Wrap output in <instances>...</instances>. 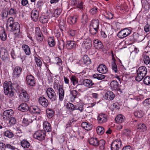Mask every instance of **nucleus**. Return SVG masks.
<instances>
[{
    "label": "nucleus",
    "mask_w": 150,
    "mask_h": 150,
    "mask_svg": "<svg viewBox=\"0 0 150 150\" xmlns=\"http://www.w3.org/2000/svg\"><path fill=\"white\" fill-rule=\"evenodd\" d=\"M71 96V101L73 102L75 98L77 97V92L76 90H73L70 93Z\"/></svg>",
    "instance_id": "58836bf2"
},
{
    "label": "nucleus",
    "mask_w": 150,
    "mask_h": 150,
    "mask_svg": "<svg viewBox=\"0 0 150 150\" xmlns=\"http://www.w3.org/2000/svg\"><path fill=\"white\" fill-rule=\"evenodd\" d=\"M112 70L115 73L117 72L118 70L117 67L115 62H112Z\"/></svg>",
    "instance_id": "864d4df0"
},
{
    "label": "nucleus",
    "mask_w": 150,
    "mask_h": 150,
    "mask_svg": "<svg viewBox=\"0 0 150 150\" xmlns=\"http://www.w3.org/2000/svg\"><path fill=\"white\" fill-rule=\"evenodd\" d=\"M38 101L39 103L44 107H46L48 105V100L43 97L39 98Z\"/></svg>",
    "instance_id": "a211bd4d"
},
{
    "label": "nucleus",
    "mask_w": 150,
    "mask_h": 150,
    "mask_svg": "<svg viewBox=\"0 0 150 150\" xmlns=\"http://www.w3.org/2000/svg\"><path fill=\"white\" fill-rule=\"evenodd\" d=\"M8 13L11 16L16 17L18 13V11L15 8H11L9 9Z\"/></svg>",
    "instance_id": "7c9ffc66"
},
{
    "label": "nucleus",
    "mask_w": 150,
    "mask_h": 150,
    "mask_svg": "<svg viewBox=\"0 0 150 150\" xmlns=\"http://www.w3.org/2000/svg\"><path fill=\"white\" fill-rule=\"evenodd\" d=\"M76 42L75 41H69L67 42L66 47L68 49H74L76 47Z\"/></svg>",
    "instance_id": "aec40b11"
},
{
    "label": "nucleus",
    "mask_w": 150,
    "mask_h": 150,
    "mask_svg": "<svg viewBox=\"0 0 150 150\" xmlns=\"http://www.w3.org/2000/svg\"><path fill=\"white\" fill-rule=\"evenodd\" d=\"M44 131L45 132H51L52 128L51 125L47 121H45L43 123Z\"/></svg>",
    "instance_id": "5701e85b"
},
{
    "label": "nucleus",
    "mask_w": 150,
    "mask_h": 150,
    "mask_svg": "<svg viewBox=\"0 0 150 150\" xmlns=\"http://www.w3.org/2000/svg\"><path fill=\"white\" fill-rule=\"evenodd\" d=\"M99 21L96 19L93 20L90 23V33L92 35L96 34L99 30Z\"/></svg>",
    "instance_id": "7ed1b4c3"
},
{
    "label": "nucleus",
    "mask_w": 150,
    "mask_h": 150,
    "mask_svg": "<svg viewBox=\"0 0 150 150\" xmlns=\"http://www.w3.org/2000/svg\"><path fill=\"white\" fill-rule=\"evenodd\" d=\"M6 27L8 31L13 32L16 37H19L20 31V25L18 22L14 21L13 17H10L8 19Z\"/></svg>",
    "instance_id": "f257e3e1"
},
{
    "label": "nucleus",
    "mask_w": 150,
    "mask_h": 150,
    "mask_svg": "<svg viewBox=\"0 0 150 150\" xmlns=\"http://www.w3.org/2000/svg\"><path fill=\"white\" fill-rule=\"evenodd\" d=\"M4 135L6 137L9 138H11L13 136V133L8 130L4 132Z\"/></svg>",
    "instance_id": "de8ad7c7"
},
{
    "label": "nucleus",
    "mask_w": 150,
    "mask_h": 150,
    "mask_svg": "<svg viewBox=\"0 0 150 150\" xmlns=\"http://www.w3.org/2000/svg\"><path fill=\"white\" fill-rule=\"evenodd\" d=\"M82 83L85 86L89 88L95 84L91 79H88L83 80Z\"/></svg>",
    "instance_id": "6ab92c4d"
},
{
    "label": "nucleus",
    "mask_w": 150,
    "mask_h": 150,
    "mask_svg": "<svg viewBox=\"0 0 150 150\" xmlns=\"http://www.w3.org/2000/svg\"><path fill=\"white\" fill-rule=\"evenodd\" d=\"M144 83L146 85L150 84V77L149 76L146 77L144 79Z\"/></svg>",
    "instance_id": "5fc2aeb1"
},
{
    "label": "nucleus",
    "mask_w": 150,
    "mask_h": 150,
    "mask_svg": "<svg viewBox=\"0 0 150 150\" xmlns=\"http://www.w3.org/2000/svg\"><path fill=\"white\" fill-rule=\"evenodd\" d=\"M62 12V10L60 8L57 9L55 10L54 13V16L56 17H57L60 15Z\"/></svg>",
    "instance_id": "3c124183"
},
{
    "label": "nucleus",
    "mask_w": 150,
    "mask_h": 150,
    "mask_svg": "<svg viewBox=\"0 0 150 150\" xmlns=\"http://www.w3.org/2000/svg\"><path fill=\"white\" fill-rule=\"evenodd\" d=\"M138 129L141 132L145 131L147 129L144 123H141L138 125Z\"/></svg>",
    "instance_id": "79ce46f5"
},
{
    "label": "nucleus",
    "mask_w": 150,
    "mask_h": 150,
    "mask_svg": "<svg viewBox=\"0 0 150 150\" xmlns=\"http://www.w3.org/2000/svg\"><path fill=\"white\" fill-rule=\"evenodd\" d=\"M45 136V133L43 130L37 131L33 134L34 138L39 140H44Z\"/></svg>",
    "instance_id": "0eeeda50"
},
{
    "label": "nucleus",
    "mask_w": 150,
    "mask_h": 150,
    "mask_svg": "<svg viewBox=\"0 0 150 150\" xmlns=\"http://www.w3.org/2000/svg\"><path fill=\"white\" fill-rule=\"evenodd\" d=\"M81 61L83 62L84 64H89L91 63V60L87 56L84 55L81 59Z\"/></svg>",
    "instance_id": "f704fd0d"
},
{
    "label": "nucleus",
    "mask_w": 150,
    "mask_h": 150,
    "mask_svg": "<svg viewBox=\"0 0 150 150\" xmlns=\"http://www.w3.org/2000/svg\"><path fill=\"white\" fill-rule=\"evenodd\" d=\"M104 16L105 18L108 19H111L113 18V14L110 12H106Z\"/></svg>",
    "instance_id": "603ef678"
},
{
    "label": "nucleus",
    "mask_w": 150,
    "mask_h": 150,
    "mask_svg": "<svg viewBox=\"0 0 150 150\" xmlns=\"http://www.w3.org/2000/svg\"><path fill=\"white\" fill-rule=\"evenodd\" d=\"M22 48L26 55H29L30 54V48L28 45L26 44H23L22 46Z\"/></svg>",
    "instance_id": "cd10ccee"
},
{
    "label": "nucleus",
    "mask_w": 150,
    "mask_h": 150,
    "mask_svg": "<svg viewBox=\"0 0 150 150\" xmlns=\"http://www.w3.org/2000/svg\"><path fill=\"white\" fill-rule=\"evenodd\" d=\"M107 115L104 113H100L98 115L97 120L99 123L102 124L107 121Z\"/></svg>",
    "instance_id": "4468645a"
},
{
    "label": "nucleus",
    "mask_w": 150,
    "mask_h": 150,
    "mask_svg": "<svg viewBox=\"0 0 150 150\" xmlns=\"http://www.w3.org/2000/svg\"><path fill=\"white\" fill-rule=\"evenodd\" d=\"M92 41L89 39L85 40L83 43L82 44L83 48L86 49L87 50L90 49L92 46Z\"/></svg>",
    "instance_id": "2eb2a0df"
},
{
    "label": "nucleus",
    "mask_w": 150,
    "mask_h": 150,
    "mask_svg": "<svg viewBox=\"0 0 150 150\" xmlns=\"http://www.w3.org/2000/svg\"><path fill=\"white\" fill-rule=\"evenodd\" d=\"M111 88L112 90H114L117 92L118 93H122V91L120 88V86L118 82L116 81H112L110 83Z\"/></svg>",
    "instance_id": "6e6552de"
},
{
    "label": "nucleus",
    "mask_w": 150,
    "mask_h": 150,
    "mask_svg": "<svg viewBox=\"0 0 150 150\" xmlns=\"http://www.w3.org/2000/svg\"><path fill=\"white\" fill-rule=\"evenodd\" d=\"M115 120L117 123H121L125 121V117L123 115L120 114L116 117Z\"/></svg>",
    "instance_id": "bb28decb"
},
{
    "label": "nucleus",
    "mask_w": 150,
    "mask_h": 150,
    "mask_svg": "<svg viewBox=\"0 0 150 150\" xmlns=\"http://www.w3.org/2000/svg\"><path fill=\"white\" fill-rule=\"evenodd\" d=\"M49 19L48 16L42 15L40 17L39 20L41 23H45L48 21Z\"/></svg>",
    "instance_id": "72a5a7b5"
},
{
    "label": "nucleus",
    "mask_w": 150,
    "mask_h": 150,
    "mask_svg": "<svg viewBox=\"0 0 150 150\" xmlns=\"http://www.w3.org/2000/svg\"><path fill=\"white\" fill-rule=\"evenodd\" d=\"M147 69L144 66L139 67L136 71V80L138 81H141L146 75L147 73Z\"/></svg>",
    "instance_id": "20e7f679"
},
{
    "label": "nucleus",
    "mask_w": 150,
    "mask_h": 150,
    "mask_svg": "<svg viewBox=\"0 0 150 150\" xmlns=\"http://www.w3.org/2000/svg\"><path fill=\"white\" fill-rule=\"evenodd\" d=\"M58 93L59 96V100L60 101H62L64 98V91L63 89L62 86L59 85V88L58 89Z\"/></svg>",
    "instance_id": "dca6fc26"
},
{
    "label": "nucleus",
    "mask_w": 150,
    "mask_h": 150,
    "mask_svg": "<svg viewBox=\"0 0 150 150\" xmlns=\"http://www.w3.org/2000/svg\"><path fill=\"white\" fill-rule=\"evenodd\" d=\"M122 145L121 142L118 139L114 141L111 145V150H118Z\"/></svg>",
    "instance_id": "9b49d317"
},
{
    "label": "nucleus",
    "mask_w": 150,
    "mask_h": 150,
    "mask_svg": "<svg viewBox=\"0 0 150 150\" xmlns=\"http://www.w3.org/2000/svg\"><path fill=\"white\" fill-rule=\"evenodd\" d=\"M26 82L27 84L31 86H35L36 83L34 77L31 75H27L26 77Z\"/></svg>",
    "instance_id": "9d476101"
},
{
    "label": "nucleus",
    "mask_w": 150,
    "mask_h": 150,
    "mask_svg": "<svg viewBox=\"0 0 150 150\" xmlns=\"http://www.w3.org/2000/svg\"><path fill=\"white\" fill-rule=\"evenodd\" d=\"M35 60L37 65L40 67L42 64L41 60L37 57H35Z\"/></svg>",
    "instance_id": "bf43d9fd"
},
{
    "label": "nucleus",
    "mask_w": 150,
    "mask_h": 150,
    "mask_svg": "<svg viewBox=\"0 0 150 150\" xmlns=\"http://www.w3.org/2000/svg\"><path fill=\"white\" fill-rule=\"evenodd\" d=\"M92 127L93 125L91 123L87 122V125L85 129L87 130H90L92 129Z\"/></svg>",
    "instance_id": "338daca9"
},
{
    "label": "nucleus",
    "mask_w": 150,
    "mask_h": 150,
    "mask_svg": "<svg viewBox=\"0 0 150 150\" xmlns=\"http://www.w3.org/2000/svg\"><path fill=\"white\" fill-rule=\"evenodd\" d=\"M123 133L125 135L129 136L130 135L131 132L130 130L126 129L124 130Z\"/></svg>",
    "instance_id": "0e129e2a"
},
{
    "label": "nucleus",
    "mask_w": 150,
    "mask_h": 150,
    "mask_svg": "<svg viewBox=\"0 0 150 150\" xmlns=\"http://www.w3.org/2000/svg\"><path fill=\"white\" fill-rule=\"evenodd\" d=\"M131 33V30L128 28H124L118 33L117 36L120 38L123 39L129 35Z\"/></svg>",
    "instance_id": "423d86ee"
},
{
    "label": "nucleus",
    "mask_w": 150,
    "mask_h": 150,
    "mask_svg": "<svg viewBox=\"0 0 150 150\" xmlns=\"http://www.w3.org/2000/svg\"><path fill=\"white\" fill-rule=\"evenodd\" d=\"M69 79L73 86H74L78 83V79L75 76L72 75L70 77Z\"/></svg>",
    "instance_id": "c9c22d12"
},
{
    "label": "nucleus",
    "mask_w": 150,
    "mask_h": 150,
    "mask_svg": "<svg viewBox=\"0 0 150 150\" xmlns=\"http://www.w3.org/2000/svg\"><path fill=\"white\" fill-rule=\"evenodd\" d=\"M64 42L63 40H61L60 41H58L57 43V46L58 48L60 50L63 49L64 47Z\"/></svg>",
    "instance_id": "8fccbe9b"
},
{
    "label": "nucleus",
    "mask_w": 150,
    "mask_h": 150,
    "mask_svg": "<svg viewBox=\"0 0 150 150\" xmlns=\"http://www.w3.org/2000/svg\"><path fill=\"white\" fill-rule=\"evenodd\" d=\"M105 96L108 100H112L115 98V95L111 91H107L105 93Z\"/></svg>",
    "instance_id": "c85d7f7f"
},
{
    "label": "nucleus",
    "mask_w": 150,
    "mask_h": 150,
    "mask_svg": "<svg viewBox=\"0 0 150 150\" xmlns=\"http://www.w3.org/2000/svg\"><path fill=\"white\" fill-rule=\"evenodd\" d=\"M0 57L3 61L5 62L9 60V55L7 50L4 48H2L0 50Z\"/></svg>",
    "instance_id": "1a4fd4ad"
},
{
    "label": "nucleus",
    "mask_w": 150,
    "mask_h": 150,
    "mask_svg": "<svg viewBox=\"0 0 150 150\" xmlns=\"http://www.w3.org/2000/svg\"><path fill=\"white\" fill-rule=\"evenodd\" d=\"M94 78L98 80H102L105 78V76L101 74H95L93 76Z\"/></svg>",
    "instance_id": "ea45409f"
},
{
    "label": "nucleus",
    "mask_w": 150,
    "mask_h": 150,
    "mask_svg": "<svg viewBox=\"0 0 150 150\" xmlns=\"http://www.w3.org/2000/svg\"><path fill=\"white\" fill-rule=\"evenodd\" d=\"M4 94L6 95H9L11 97L14 96V88L19 89L18 84L16 83H12L10 81H5L4 83Z\"/></svg>",
    "instance_id": "f03ea898"
},
{
    "label": "nucleus",
    "mask_w": 150,
    "mask_h": 150,
    "mask_svg": "<svg viewBox=\"0 0 150 150\" xmlns=\"http://www.w3.org/2000/svg\"><path fill=\"white\" fill-rule=\"evenodd\" d=\"M46 93L48 98L52 101H56L57 96L53 89L51 88H48L46 90Z\"/></svg>",
    "instance_id": "39448f33"
},
{
    "label": "nucleus",
    "mask_w": 150,
    "mask_h": 150,
    "mask_svg": "<svg viewBox=\"0 0 150 150\" xmlns=\"http://www.w3.org/2000/svg\"><path fill=\"white\" fill-rule=\"evenodd\" d=\"M38 14V11L36 9H33L32 11L31 17L34 21L36 22L38 21L39 17Z\"/></svg>",
    "instance_id": "412c9836"
},
{
    "label": "nucleus",
    "mask_w": 150,
    "mask_h": 150,
    "mask_svg": "<svg viewBox=\"0 0 150 150\" xmlns=\"http://www.w3.org/2000/svg\"><path fill=\"white\" fill-rule=\"evenodd\" d=\"M46 112L48 118H51L53 117L54 112L52 109L47 108L46 109Z\"/></svg>",
    "instance_id": "e433bc0d"
},
{
    "label": "nucleus",
    "mask_w": 150,
    "mask_h": 150,
    "mask_svg": "<svg viewBox=\"0 0 150 150\" xmlns=\"http://www.w3.org/2000/svg\"><path fill=\"white\" fill-rule=\"evenodd\" d=\"M89 143L91 145L97 146L100 144L99 141L96 138H91L89 139Z\"/></svg>",
    "instance_id": "b1692460"
},
{
    "label": "nucleus",
    "mask_w": 150,
    "mask_h": 150,
    "mask_svg": "<svg viewBox=\"0 0 150 150\" xmlns=\"http://www.w3.org/2000/svg\"><path fill=\"white\" fill-rule=\"evenodd\" d=\"M96 131L99 135L102 134L105 132L104 128L102 126L98 127L96 128Z\"/></svg>",
    "instance_id": "a18cd8bd"
},
{
    "label": "nucleus",
    "mask_w": 150,
    "mask_h": 150,
    "mask_svg": "<svg viewBox=\"0 0 150 150\" xmlns=\"http://www.w3.org/2000/svg\"><path fill=\"white\" fill-rule=\"evenodd\" d=\"M16 122V119L14 117H11L9 121V124L10 126H12L15 125Z\"/></svg>",
    "instance_id": "4d7b16f0"
},
{
    "label": "nucleus",
    "mask_w": 150,
    "mask_h": 150,
    "mask_svg": "<svg viewBox=\"0 0 150 150\" xmlns=\"http://www.w3.org/2000/svg\"><path fill=\"white\" fill-rule=\"evenodd\" d=\"M22 71V68L19 67L17 66L16 67L13 71V77L17 79L18 78L21 74Z\"/></svg>",
    "instance_id": "ddd939ff"
},
{
    "label": "nucleus",
    "mask_w": 150,
    "mask_h": 150,
    "mask_svg": "<svg viewBox=\"0 0 150 150\" xmlns=\"http://www.w3.org/2000/svg\"><path fill=\"white\" fill-rule=\"evenodd\" d=\"M48 42L49 46L52 47H53L55 45V42L53 38L52 37L48 38Z\"/></svg>",
    "instance_id": "c03bdc74"
},
{
    "label": "nucleus",
    "mask_w": 150,
    "mask_h": 150,
    "mask_svg": "<svg viewBox=\"0 0 150 150\" xmlns=\"http://www.w3.org/2000/svg\"><path fill=\"white\" fill-rule=\"evenodd\" d=\"M21 96H23V99L24 102L28 101L29 99V96L26 92H23L20 93Z\"/></svg>",
    "instance_id": "473e14b6"
},
{
    "label": "nucleus",
    "mask_w": 150,
    "mask_h": 150,
    "mask_svg": "<svg viewBox=\"0 0 150 150\" xmlns=\"http://www.w3.org/2000/svg\"><path fill=\"white\" fill-rule=\"evenodd\" d=\"M134 115L135 117L138 118H141L143 116V113L141 110H136L134 112Z\"/></svg>",
    "instance_id": "09e8293b"
},
{
    "label": "nucleus",
    "mask_w": 150,
    "mask_h": 150,
    "mask_svg": "<svg viewBox=\"0 0 150 150\" xmlns=\"http://www.w3.org/2000/svg\"><path fill=\"white\" fill-rule=\"evenodd\" d=\"M18 109L22 112H25L29 110V108L26 103H24L21 104L18 107Z\"/></svg>",
    "instance_id": "393cba45"
},
{
    "label": "nucleus",
    "mask_w": 150,
    "mask_h": 150,
    "mask_svg": "<svg viewBox=\"0 0 150 150\" xmlns=\"http://www.w3.org/2000/svg\"><path fill=\"white\" fill-rule=\"evenodd\" d=\"M20 142L21 146L24 148H28L30 146L29 142L26 139H23Z\"/></svg>",
    "instance_id": "2f4dec72"
},
{
    "label": "nucleus",
    "mask_w": 150,
    "mask_h": 150,
    "mask_svg": "<svg viewBox=\"0 0 150 150\" xmlns=\"http://www.w3.org/2000/svg\"><path fill=\"white\" fill-rule=\"evenodd\" d=\"M10 54L11 55V57L13 59H15L17 58H19L21 57V54L19 53L18 55H17L16 54L14 50L12 49L11 51Z\"/></svg>",
    "instance_id": "37998d69"
},
{
    "label": "nucleus",
    "mask_w": 150,
    "mask_h": 150,
    "mask_svg": "<svg viewBox=\"0 0 150 150\" xmlns=\"http://www.w3.org/2000/svg\"><path fill=\"white\" fill-rule=\"evenodd\" d=\"M93 44L95 48L98 50L102 49L103 47L102 43L98 39L94 40Z\"/></svg>",
    "instance_id": "4be33fe9"
},
{
    "label": "nucleus",
    "mask_w": 150,
    "mask_h": 150,
    "mask_svg": "<svg viewBox=\"0 0 150 150\" xmlns=\"http://www.w3.org/2000/svg\"><path fill=\"white\" fill-rule=\"evenodd\" d=\"M23 124L24 126H27L29 124V121L27 118H24L23 119Z\"/></svg>",
    "instance_id": "680f3d73"
},
{
    "label": "nucleus",
    "mask_w": 150,
    "mask_h": 150,
    "mask_svg": "<svg viewBox=\"0 0 150 150\" xmlns=\"http://www.w3.org/2000/svg\"><path fill=\"white\" fill-rule=\"evenodd\" d=\"M61 30H60L58 29H56L54 31V35L55 37L57 38L59 37L61 35Z\"/></svg>",
    "instance_id": "6e6d98bb"
},
{
    "label": "nucleus",
    "mask_w": 150,
    "mask_h": 150,
    "mask_svg": "<svg viewBox=\"0 0 150 150\" xmlns=\"http://www.w3.org/2000/svg\"><path fill=\"white\" fill-rule=\"evenodd\" d=\"M97 7H93L89 11V12L92 15L96 14L97 11Z\"/></svg>",
    "instance_id": "052dcab7"
},
{
    "label": "nucleus",
    "mask_w": 150,
    "mask_h": 150,
    "mask_svg": "<svg viewBox=\"0 0 150 150\" xmlns=\"http://www.w3.org/2000/svg\"><path fill=\"white\" fill-rule=\"evenodd\" d=\"M66 107L67 109L70 112H72L75 110V106L71 103H68L67 104Z\"/></svg>",
    "instance_id": "a19ab883"
},
{
    "label": "nucleus",
    "mask_w": 150,
    "mask_h": 150,
    "mask_svg": "<svg viewBox=\"0 0 150 150\" xmlns=\"http://www.w3.org/2000/svg\"><path fill=\"white\" fill-rule=\"evenodd\" d=\"M144 30L146 32H150V25L147 23L144 27Z\"/></svg>",
    "instance_id": "774afa93"
},
{
    "label": "nucleus",
    "mask_w": 150,
    "mask_h": 150,
    "mask_svg": "<svg viewBox=\"0 0 150 150\" xmlns=\"http://www.w3.org/2000/svg\"><path fill=\"white\" fill-rule=\"evenodd\" d=\"M83 85L82 84V83L77 85L76 88L79 91H82L84 90L83 86Z\"/></svg>",
    "instance_id": "13d9d810"
},
{
    "label": "nucleus",
    "mask_w": 150,
    "mask_h": 150,
    "mask_svg": "<svg viewBox=\"0 0 150 150\" xmlns=\"http://www.w3.org/2000/svg\"><path fill=\"white\" fill-rule=\"evenodd\" d=\"M97 71L102 74H105L108 71V69L106 66L104 64H100L97 68Z\"/></svg>",
    "instance_id": "f3484780"
},
{
    "label": "nucleus",
    "mask_w": 150,
    "mask_h": 150,
    "mask_svg": "<svg viewBox=\"0 0 150 150\" xmlns=\"http://www.w3.org/2000/svg\"><path fill=\"white\" fill-rule=\"evenodd\" d=\"M141 59L142 60L144 63L146 65H148L150 63V59L149 57L144 53L142 55Z\"/></svg>",
    "instance_id": "a878e982"
},
{
    "label": "nucleus",
    "mask_w": 150,
    "mask_h": 150,
    "mask_svg": "<svg viewBox=\"0 0 150 150\" xmlns=\"http://www.w3.org/2000/svg\"><path fill=\"white\" fill-rule=\"evenodd\" d=\"M0 38L1 40L3 41L6 40L7 38V35L5 30L3 28L0 30Z\"/></svg>",
    "instance_id": "c756f323"
},
{
    "label": "nucleus",
    "mask_w": 150,
    "mask_h": 150,
    "mask_svg": "<svg viewBox=\"0 0 150 150\" xmlns=\"http://www.w3.org/2000/svg\"><path fill=\"white\" fill-rule=\"evenodd\" d=\"M144 106H146L150 105V98L144 100L143 102Z\"/></svg>",
    "instance_id": "e2e57ef3"
},
{
    "label": "nucleus",
    "mask_w": 150,
    "mask_h": 150,
    "mask_svg": "<svg viewBox=\"0 0 150 150\" xmlns=\"http://www.w3.org/2000/svg\"><path fill=\"white\" fill-rule=\"evenodd\" d=\"M83 105H81L79 106L75 105V110H78L80 111V112H81L83 110Z\"/></svg>",
    "instance_id": "69168bd1"
},
{
    "label": "nucleus",
    "mask_w": 150,
    "mask_h": 150,
    "mask_svg": "<svg viewBox=\"0 0 150 150\" xmlns=\"http://www.w3.org/2000/svg\"><path fill=\"white\" fill-rule=\"evenodd\" d=\"M66 25L65 22L63 20H61L59 22V28L61 30L63 31L65 29Z\"/></svg>",
    "instance_id": "49530a36"
},
{
    "label": "nucleus",
    "mask_w": 150,
    "mask_h": 150,
    "mask_svg": "<svg viewBox=\"0 0 150 150\" xmlns=\"http://www.w3.org/2000/svg\"><path fill=\"white\" fill-rule=\"evenodd\" d=\"M14 114L13 110L11 109L7 110L4 111L3 114V119L5 120H8Z\"/></svg>",
    "instance_id": "f8f14e48"
},
{
    "label": "nucleus",
    "mask_w": 150,
    "mask_h": 150,
    "mask_svg": "<svg viewBox=\"0 0 150 150\" xmlns=\"http://www.w3.org/2000/svg\"><path fill=\"white\" fill-rule=\"evenodd\" d=\"M76 16H71L68 18L67 21L70 24H74L76 22Z\"/></svg>",
    "instance_id": "4c0bfd02"
}]
</instances>
